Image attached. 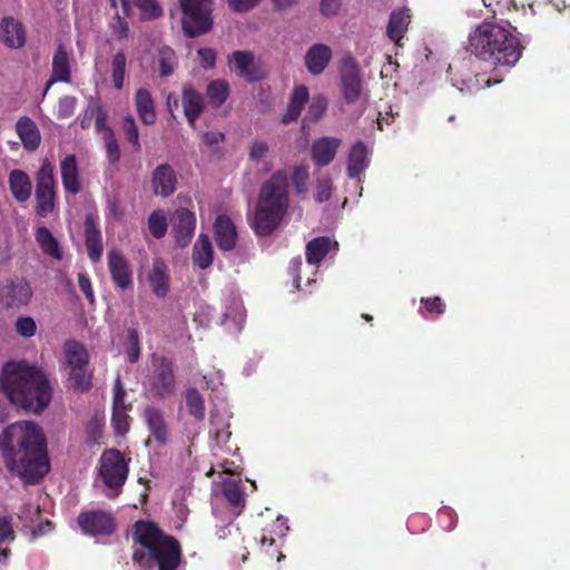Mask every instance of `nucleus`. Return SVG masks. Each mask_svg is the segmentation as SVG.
Segmentation results:
<instances>
[{
  "label": "nucleus",
  "instance_id": "f257e3e1",
  "mask_svg": "<svg viewBox=\"0 0 570 570\" xmlns=\"http://www.w3.org/2000/svg\"><path fill=\"white\" fill-rule=\"evenodd\" d=\"M0 449L7 468L28 483L49 472L43 430L33 421L8 425L0 439Z\"/></svg>",
  "mask_w": 570,
  "mask_h": 570
},
{
  "label": "nucleus",
  "instance_id": "f03ea898",
  "mask_svg": "<svg viewBox=\"0 0 570 570\" xmlns=\"http://www.w3.org/2000/svg\"><path fill=\"white\" fill-rule=\"evenodd\" d=\"M0 390L14 406L36 414L45 411L52 397L43 371L26 361H11L3 365Z\"/></svg>",
  "mask_w": 570,
  "mask_h": 570
},
{
  "label": "nucleus",
  "instance_id": "7ed1b4c3",
  "mask_svg": "<svg viewBox=\"0 0 570 570\" xmlns=\"http://www.w3.org/2000/svg\"><path fill=\"white\" fill-rule=\"evenodd\" d=\"M134 538L140 546L132 556L137 570H175L180 563L178 542L164 534L155 523L137 521Z\"/></svg>",
  "mask_w": 570,
  "mask_h": 570
},
{
  "label": "nucleus",
  "instance_id": "20e7f679",
  "mask_svg": "<svg viewBox=\"0 0 570 570\" xmlns=\"http://www.w3.org/2000/svg\"><path fill=\"white\" fill-rule=\"evenodd\" d=\"M468 50L479 59L513 66L521 57L519 40L505 27L482 22L469 35Z\"/></svg>",
  "mask_w": 570,
  "mask_h": 570
},
{
  "label": "nucleus",
  "instance_id": "39448f33",
  "mask_svg": "<svg viewBox=\"0 0 570 570\" xmlns=\"http://www.w3.org/2000/svg\"><path fill=\"white\" fill-rule=\"evenodd\" d=\"M288 209V184L284 171H276L261 188L253 227L259 235L271 234Z\"/></svg>",
  "mask_w": 570,
  "mask_h": 570
},
{
  "label": "nucleus",
  "instance_id": "423d86ee",
  "mask_svg": "<svg viewBox=\"0 0 570 570\" xmlns=\"http://www.w3.org/2000/svg\"><path fill=\"white\" fill-rule=\"evenodd\" d=\"M72 387L83 392L91 386V373L88 370L89 355L86 347L76 342H67L63 348Z\"/></svg>",
  "mask_w": 570,
  "mask_h": 570
},
{
  "label": "nucleus",
  "instance_id": "0eeeda50",
  "mask_svg": "<svg viewBox=\"0 0 570 570\" xmlns=\"http://www.w3.org/2000/svg\"><path fill=\"white\" fill-rule=\"evenodd\" d=\"M179 2L184 12L183 29L188 37L203 35L212 28L210 0H179Z\"/></svg>",
  "mask_w": 570,
  "mask_h": 570
},
{
  "label": "nucleus",
  "instance_id": "6e6552de",
  "mask_svg": "<svg viewBox=\"0 0 570 570\" xmlns=\"http://www.w3.org/2000/svg\"><path fill=\"white\" fill-rule=\"evenodd\" d=\"M128 475V462L116 449L104 451L99 459L98 476L110 490L121 488Z\"/></svg>",
  "mask_w": 570,
  "mask_h": 570
},
{
  "label": "nucleus",
  "instance_id": "1a4fd4ad",
  "mask_svg": "<svg viewBox=\"0 0 570 570\" xmlns=\"http://www.w3.org/2000/svg\"><path fill=\"white\" fill-rule=\"evenodd\" d=\"M55 168L45 159L36 175V212L41 217H47L55 208Z\"/></svg>",
  "mask_w": 570,
  "mask_h": 570
},
{
  "label": "nucleus",
  "instance_id": "9d476101",
  "mask_svg": "<svg viewBox=\"0 0 570 570\" xmlns=\"http://www.w3.org/2000/svg\"><path fill=\"white\" fill-rule=\"evenodd\" d=\"M153 366L155 373L146 382V387L151 394L160 397L170 395L175 390L171 363L165 357L154 356Z\"/></svg>",
  "mask_w": 570,
  "mask_h": 570
},
{
  "label": "nucleus",
  "instance_id": "9b49d317",
  "mask_svg": "<svg viewBox=\"0 0 570 570\" xmlns=\"http://www.w3.org/2000/svg\"><path fill=\"white\" fill-rule=\"evenodd\" d=\"M229 68L248 81H258L266 76V70L261 60L250 51L237 50L228 57Z\"/></svg>",
  "mask_w": 570,
  "mask_h": 570
},
{
  "label": "nucleus",
  "instance_id": "f8f14e48",
  "mask_svg": "<svg viewBox=\"0 0 570 570\" xmlns=\"http://www.w3.org/2000/svg\"><path fill=\"white\" fill-rule=\"evenodd\" d=\"M32 295L30 283L26 279H18L1 288L0 299L7 307L21 308L30 303Z\"/></svg>",
  "mask_w": 570,
  "mask_h": 570
},
{
  "label": "nucleus",
  "instance_id": "ddd939ff",
  "mask_svg": "<svg viewBox=\"0 0 570 570\" xmlns=\"http://www.w3.org/2000/svg\"><path fill=\"white\" fill-rule=\"evenodd\" d=\"M174 237L181 247L191 240L196 228V216L187 208H178L171 218Z\"/></svg>",
  "mask_w": 570,
  "mask_h": 570
},
{
  "label": "nucleus",
  "instance_id": "4468645a",
  "mask_svg": "<svg viewBox=\"0 0 570 570\" xmlns=\"http://www.w3.org/2000/svg\"><path fill=\"white\" fill-rule=\"evenodd\" d=\"M78 523L85 533L91 535L109 534L115 529L112 517L104 511L82 513L78 518Z\"/></svg>",
  "mask_w": 570,
  "mask_h": 570
},
{
  "label": "nucleus",
  "instance_id": "2eb2a0df",
  "mask_svg": "<svg viewBox=\"0 0 570 570\" xmlns=\"http://www.w3.org/2000/svg\"><path fill=\"white\" fill-rule=\"evenodd\" d=\"M333 58L332 48L325 43L312 45L304 57L305 66L313 76L322 75Z\"/></svg>",
  "mask_w": 570,
  "mask_h": 570
},
{
  "label": "nucleus",
  "instance_id": "dca6fc26",
  "mask_svg": "<svg viewBox=\"0 0 570 570\" xmlns=\"http://www.w3.org/2000/svg\"><path fill=\"white\" fill-rule=\"evenodd\" d=\"M343 94L347 101L355 102L361 98L362 83L356 61L348 58L344 62L343 75Z\"/></svg>",
  "mask_w": 570,
  "mask_h": 570
},
{
  "label": "nucleus",
  "instance_id": "f3484780",
  "mask_svg": "<svg viewBox=\"0 0 570 570\" xmlns=\"http://www.w3.org/2000/svg\"><path fill=\"white\" fill-rule=\"evenodd\" d=\"M108 268L115 285L120 289H127L132 286V273L126 258L117 253L108 254Z\"/></svg>",
  "mask_w": 570,
  "mask_h": 570
},
{
  "label": "nucleus",
  "instance_id": "a211bd4d",
  "mask_svg": "<svg viewBox=\"0 0 570 570\" xmlns=\"http://www.w3.org/2000/svg\"><path fill=\"white\" fill-rule=\"evenodd\" d=\"M341 139L336 137H322L316 139L311 147L312 159L317 166H327L333 161L338 148Z\"/></svg>",
  "mask_w": 570,
  "mask_h": 570
},
{
  "label": "nucleus",
  "instance_id": "6ab92c4d",
  "mask_svg": "<svg viewBox=\"0 0 570 570\" xmlns=\"http://www.w3.org/2000/svg\"><path fill=\"white\" fill-rule=\"evenodd\" d=\"M147 279L153 293L159 297H165L169 292V271L166 263L160 258L153 261L151 267L147 273Z\"/></svg>",
  "mask_w": 570,
  "mask_h": 570
},
{
  "label": "nucleus",
  "instance_id": "aec40b11",
  "mask_svg": "<svg viewBox=\"0 0 570 570\" xmlns=\"http://www.w3.org/2000/svg\"><path fill=\"white\" fill-rule=\"evenodd\" d=\"M215 240L222 250H232L236 246L237 232L232 219L219 215L214 224Z\"/></svg>",
  "mask_w": 570,
  "mask_h": 570
},
{
  "label": "nucleus",
  "instance_id": "412c9836",
  "mask_svg": "<svg viewBox=\"0 0 570 570\" xmlns=\"http://www.w3.org/2000/svg\"><path fill=\"white\" fill-rule=\"evenodd\" d=\"M124 396L125 390L120 380L117 379L115 383L112 423L116 433L119 435H124L129 430V416L127 414Z\"/></svg>",
  "mask_w": 570,
  "mask_h": 570
},
{
  "label": "nucleus",
  "instance_id": "4be33fe9",
  "mask_svg": "<svg viewBox=\"0 0 570 570\" xmlns=\"http://www.w3.org/2000/svg\"><path fill=\"white\" fill-rule=\"evenodd\" d=\"M134 101L140 121L147 126L154 125L157 120V111L150 91L146 88L137 89Z\"/></svg>",
  "mask_w": 570,
  "mask_h": 570
},
{
  "label": "nucleus",
  "instance_id": "5701e85b",
  "mask_svg": "<svg viewBox=\"0 0 570 570\" xmlns=\"http://www.w3.org/2000/svg\"><path fill=\"white\" fill-rule=\"evenodd\" d=\"M2 40L9 48L20 49L26 43V30L22 23L12 18L6 17L1 21Z\"/></svg>",
  "mask_w": 570,
  "mask_h": 570
},
{
  "label": "nucleus",
  "instance_id": "b1692460",
  "mask_svg": "<svg viewBox=\"0 0 570 570\" xmlns=\"http://www.w3.org/2000/svg\"><path fill=\"white\" fill-rule=\"evenodd\" d=\"M176 175L174 169L167 165H159L153 174V188L156 195L167 197L176 189Z\"/></svg>",
  "mask_w": 570,
  "mask_h": 570
},
{
  "label": "nucleus",
  "instance_id": "393cba45",
  "mask_svg": "<svg viewBox=\"0 0 570 570\" xmlns=\"http://www.w3.org/2000/svg\"><path fill=\"white\" fill-rule=\"evenodd\" d=\"M181 105L188 124L194 128L198 116L202 114L205 107L202 95L190 86H184Z\"/></svg>",
  "mask_w": 570,
  "mask_h": 570
},
{
  "label": "nucleus",
  "instance_id": "a878e982",
  "mask_svg": "<svg viewBox=\"0 0 570 570\" xmlns=\"http://www.w3.org/2000/svg\"><path fill=\"white\" fill-rule=\"evenodd\" d=\"M60 175L63 188L70 194H78L81 181L77 159L73 155L66 156L60 163Z\"/></svg>",
  "mask_w": 570,
  "mask_h": 570
},
{
  "label": "nucleus",
  "instance_id": "bb28decb",
  "mask_svg": "<svg viewBox=\"0 0 570 570\" xmlns=\"http://www.w3.org/2000/svg\"><path fill=\"white\" fill-rule=\"evenodd\" d=\"M35 239L41 252L56 261L63 258V250L57 237L45 226L35 230Z\"/></svg>",
  "mask_w": 570,
  "mask_h": 570
},
{
  "label": "nucleus",
  "instance_id": "cd10ccee",
  "mask_svg": "<svg viewBox=\"0 0 570 570\" xmlns=\"http://www.w3.org/2000/svg\"><path fill=\"white\" fill-rule=\"evenodd\" d=\"M309 99L308 88L304 85H297L293 88L286 111L283 115V122L295 121L301 116L306 102Z\"/></svg>",
  "mask_w": 570,
  "mask_h": 570
},
{
  "label": "nucleus",
  "instance_id": "c85d7f7f",
  "mask_svg": "<svg viewBox=\"0 0 570 570\" xmlns=\"http://www.w3.org/2000/svg\"><path fill=\"white\" fill-rule=\"evenodd\" d=\"M69 82L70 81V61L69 55L62 46H59L53 59H52V75L50 80L48 81L45 94L48 92L50 87L55 82Z\"/></svg>",
  "mask_w": 570,
  "mask_h": 570
},
{
  "label": "nucleus",
  "instance_id": "c756f323",
  "mask_svg": "<svg viewBox=\"0 0 570 570\" xmlns=\"http://www.w3.org/2000/svg\"><path fill=\"white\" fill-rule=\"evenodd\" d=\"M371 150L362 141L355 142L350 150L347 159V175L356 177L363 173L370 164Z\"/></svg>",
  "mask_w": 570,
  "mask_h": 570
},
{
  "label": "nucleus",
  "instance_id": "7c9ffc66",
  "mask_svg": "<svg viewBox=\"0 0 570 570\" xmlns=\"http://www.w3.org/2000/svg\"><path fill=\"white\" fill-rule=\"evenodd\" d=\"M411 22L409 9L394 10L386 27L387 37L396 45L403 39Z\"/></svg>",
  "mask_w": 570,
  "mask_h": 570
},
{
  "label": "nucleus",
  "instance_id": "2f4dec72",
  "mask_svg": "<svg viewBox=\"0 0 570 570\" xmlns=\"http://www.w3.org/2000/svg\"><path fill=\"white\" fill-rule=\"evenodd\" d=\"M337 243L330 237H316L306 245V259L311 265L320 264L325 256L332 250L337 249Z\"/></svg>",
  "mask_w": 570,
  "mask_h": 570
},
{
  "label": "nucleus",
  "instance_id": "473e14b6",
  "mask_svg": "<svg viewBox=\"0 0 570 570\" xmlns=\"http://www.w3.org/2000/svg\"><path fill=\"white\" fill-rule=\"evenodd\" d=\"M214 259V248L209 237L206 234H200L194 244L193 248V263L205 269L209 267Z\"/></svg>",
  "mask_w": 570,
  "mask_h": 570
},
{
  "label": "nucleus",
  "instance_id": "72a5a7b5",
  "mask_svg": "<svg viewBox=\"0 0 570 570\" xmlns=\"http://www.w3.org/2000/svg\"><path fill=\"white\" fill-rule=\"evenodd\" d=\"M17 132L24 146L29 150H35L40 144V132L37 125L28 117H22L18 120Z\"/></svg>",
  "mask_w": 570,
  "mask_h": 570
},
{
  "label": "nucleus",
  "instance_id": "f704fd0d",
  "mask_svg": "<svg viewBox=\"0 0 570 570\" xmlns=\"http://www.w3.org/2000/svg\"><path fill=\"white\" fill-rule=\"evenodd\" d=\"M85 234L88 255L94 262H97L100 259L102 254V243L100 232L92 217H87L86 219Z\"/></svg>",
  "mask_w": 570,
  "mask_h": 570
},
{
  "label": "nucleus",
  "instance_id": "c9c22d12",
  "mask_svg": "<svg viewBox=\"0 0 570 570\" xmlns=\"http://www.w3.org/2000/svg\"><path fill=\"white\" fill-rule=\"evenodd\" d=\"M144 415L151 435L157 442L161 444L166 443L168 440V431L163 414L156 409L148 407L145 410Z\"/></svg>",
  "mask_w": 570,
  "mask_h": 570
},
{
  "label": "nucleus",
  "instance_id": "e433bc0d",
  "mask_svg": "<svg viewBox=\"0 0 570 570\" xmlns=\"http://www.w3.org/2000/svg\"><path fill=\"white\" fill-rule=\"evenodd\" d=\"M10 189L18 202H26L31 195V181L22 170H12L9 176Z\"/></svg>",
  "mask_w": 570,
  "mask_h": 570
},
{
  "label": "nucleus",
  "instance_id": "4c0bfd02",
  "mask_svg": "<svg viewBox=\"0 0 570 570\" xmlns=\"http://www.w3.org/2000/svg\"><path fill=\"white\" fill-rule=\"evenodd\" d=\"M245 321V309L243 307V303L237 296H233L229 301V304L226 306V311L224 313V323L228 324V322L233 323L232 331H239Z\"/></svg>",
  "mask_w": 570,
  "mask_h": 570
},
{
  "label": "nucleus",
  "instance_id": "58836bf2",
  "mask_svg": "<svg viewBox=\"0 0 570 570\" xmlns=\"http://www.w3.org/2000/svg\"><path fill=\"white\" fill-rule=\"evenodd\" d=\"M185 406L188 413L197 421L205 417V401L195 387H189L185 392Z\"/></svg>",
  "mask_w": 570,
  "mask_h": 570
},
{
  "label": "nucleus",
  "instance_id": "ea45409f",
  "mask_svg": "<svg viewBox=\"0 0 570 570\" xmlns=\"http://www.w3.org/2000/svg\"><path fill=\"white\" fill-rule=\"evenodd\" d=\"M126 68V55L122 51L116 52L110 60V69L114 86L118 90L122 89L124 87Z\"/></svg>",
  "mask_w": 570,
  "mask_h": 570
},
{
  "label": "nucleus",
  "instance_id": "a19ab883",
  "mask_svg": "<svg viewBox=\"0 0 570 570\" xmlns=\"http://www.w3.org/2000/svg\"><path fill=\"white\" fill-rule=\"evenodd\" d=\"M132 4L141 20L158 19L164 12L158 0H134Z\"/></svg>",
  "mask_w": 570,
  "mask_h": 570
},
{
  "label": "nucleus",
  "instance_id": "79ce46f5",
  "mask_svg": "<svg viewBox=\"0 0 570 570\" xmlns=\"http://www.w3.org/2000/svg\"><path fill=\"white\" fill-rule=\"evenodd\" d=\"M248 157L249 160L256 164L264 163L266 165V170L272 168L271 163L268 161L269 157V145L264 140H254L248 147Z\"/></svg>",
  "mask_w": 570,
  "mask_h": 570
},
{
  "label": "nucleus",
  "instance_id": "37998d69",
  "mask_svg": "<svg viewBox=\"0 0 570 570\" xmlns=\"http://www.w3.org/2000/svg\"><path fill=\"white\" fill-rule=\"evenodd\" d=\"M229 95V86L225 80H214L207 87V96L215 106L223 105Z\"/></svg>",
  "mask_w": 570,
  "mask_h": 570
},
{
  "label": "nucleus",
  "instance_id": "c03bdc74",
  "mask_svg": "<svg viewBox=\"0 0 570 570\" xmlns=\"http://www.w3.org/2000/svg\"><path fill=\"white\" fill-rule=\"evenodd\" d=\"M148 228L156 238H161L168 228L167 216L164 210H155L148 218Z\"/></svg>",
  "mask_w": 570,
  "mask_h": 570
},
{
  "label": "nucleus",
  "instance_id": "a18cd8bd",
  "mask_svg": "<svg viewBox=\"0 0 570 570\" xmlns=\"http://www.w3.org/2000/svg\"><path fill=\"white\" fill-rule=\"evenodd\" d=\"M121 129L127 140L131 144L132 148L136 151H139L141 149V145L139 141L138 127L136 125L135 118L131 115H128L124 118Z\"/></svg>",
  "mask_w": 570,
  "mask_h": 570
},
{
  "label": "nucleus",
  "instance_id": "49530a36",
  "mask_svg": "<svg viewBox=\"0 0 570 570\" xmlns=\"http://www.w3.org/2000/svg\"><path fill=\"white\" fill-rule=\"evenodd\" d=\"M326 108H327V100L324 96L320 95V96L313 97V99L309 104V107H308L307 115L304 119V122L317 121L323 116Z\"/></svg>",
  "mask_w": 570,
  "mask_h": 570
},
{
  "label": "nucleus",
  "instance_id": "de8ad7c7",
  "mask_svg": "<svg viewBox=\"0 0 570 570\" xmlns=\"http://www.w3.org/2000/svg\"><path fill=\"white\" fill-rule=\"evenodd\" d=\"M159 66L163 76L173 73L176 66V56L170 48H163L159 50Z\"/></svg>",
  "mask_w": 570,
  "mask_h": 570
},
{
  "label": "nucleus",
  "instance_id": "09e8293b",
  "mask_svg": "<svg viewBox=\"0 0 570 570\" xmlns=\"http://www.w3.org/2000/svg\"><path fill=\"white\" fill-rule=\"evenodd\" d=\"M16 332L22 337H32L37 333V323L30 316H20L14 323Z\"/></svg>",
  "mask_w": 570,
  "mask_h": 570
},
{
  "label": "nucleus",
  "instance_id": "8fccbe9b",
  "mask_svg": "<svg viewBox=\"0 0 570 570\" xmlns=\"http://www.w3.org/2000/svg\"><path fill=\"white\" fill-rule=\"evenodd\" d=\"M102 138L109 163L116 164L120 158V149L114 131L107 130V135L102 136Z\"/></svg>",
  "mask_w": 570,
  "mask_h": 570
},
{
  "label": "nucleus",
  "instance_id": "3c124183",
  "mask_svg": "<svg viewBox=\"0 0 570 570\" xmlns=\"http://www.w3.org/2000/svg\"><path fill=\"white\" fill-rule=\"evenodd\" d=\"M309 170L307 165H298L293 171V183L297 193H304L307 189Z\"/></svg>",
  "mask_w": 570,
  "mask_h": 570
},
{
  "label": "nucleus",
  "instance_id": "603ef678",
  "mask_svg": "<svg viewBox=\"0 0 570 570\" xmlns=\"http://www.w3.org/2000/svg\"><path fill=\"white\" fill-rule=\"evenodd\" d=\"M333 189L332 179L327 175L317 178L315 199L320 203L327 200L331 197Z\"/></svg>",
  "mask_w": 570,
  "mask_h": 570
},
{
  "label": "nucleus",
  "instance_id": "864d4df0",
  "mask_svg": "<svg viewBox=\"0 0 570 570\" xmlns=\"http://www.w3.org/2000/svg\"><path fill=\"white\" fill-rule=\"evenodd\" d=\"M126 355L129 362L135 363L138 361L140 355L139 336L136 330L128 331V347Z\"/></svg>",
  "mask_w": 570,
  "mask_h": 570
},
{
  "label": "nucleus",
  "instance_id": "5fc2aeb1",
  "mask_svg": "<svg viewBox=\"0 0 570 570\" xmlns=\"http://www.w3.org/2000/svg\"><path fill=\"white\" fill-rule=\"evenodd\" d=\"M224 493L227 500L238 505L244 501L243 492L240 491V488L238 483L234 480H227L224 482Z\"/></svg>",
  "mask_w": 570,
  "mask_h": 570
},
{
  "label": "nucleus",
  "instance_id": "6e6d98bb",
  "mask_svg": "<svg viewBox=\"0 0 570 570\" xmlns=\"http://www.w3.org/2000/svg\"><path fill=\"white\" fill-rule=\"evenodd\" d=\"M91 112L92 115H95V125H96V130L101 135V136H105L107 135V130H112L108 125H107V112L106 110L97 105V106H94L91 108Z\"/></svg>",
  "mask_w": 570,
  "mask_h": 570
},
{
  "label": "nucleus",
  "instance_id": "4d7b16f0",
  "mask_svg": "<svg viewBox=\"0 0 570 570\" xmlns=\"http://www.w3.org/2000/svg\"><path fill=\"white\" fill-rule=\"evenodd\" d=\"M14 540V531L10 520L6 515L0 514V544Z\"/></svg>",
  "mask_w": 570,
  "mask_h": 570
},
{
  "label": "nucleus",
  "instance_id": "13d9d810",
  "mask_svg": "<svg viewBox=\"0 0 570 570\" xmlns=\"http://www.w3.org/2000/svg\"><path fill=\"white\" fill-rule=\"evenodd\" d=\"M75 108H76V98L70 97V96L62 97L59 100V105H58V116L60 118H68L73 114Z\"/></svg>",
  "mask_w": 570,
  "mask_h": 570
},
{
  "label": "nucleus",
  "instance_id": "bf43d9fd",
  "mask_svg": "<svg viewBox=\"0 0 570 570\" xmlns=\"http://www.w3.org/2000/svg\"><path fill=\"white\" fill-rule=\"evenodd\" d=\"M262 0H227L229 8L236 12H247L259 4Z\"/></svg>",
  "mask_w": 570,
  "mask_h": 570
},
{
  "label": "nucleus",
  "instance_id": "052dcab7",
  "mask_svg": "<svg viewBox=\"0 0 570 570\" xmlns=\"http://www.w3.org/2000/svg\"><path fill=\"white\" fill-rule=\"evenodd\" d=\"M200 63L205 68H213L216 61V52L212 48H202L198 50Z\"/></svg>",
  "mask_w": 570,
  "mask_h": 570
},
{
  "label": "nucleus",
  "instance_id": "680f3d73",
  "mask_svg": "<svg viewBox=\"0 0 570 570\" xmlns=\"http://www.w3.org/2000/svg\"><path fill=\"white\" fill-rule=\"evenodd\" d=\"M78 284H79L80 289L86 295L87 299L90 303H94L95 294H94V289L91 287V282H90L89 277L83 273H79L78 274Z\"/></svg>",
  "mask_w": 570,
  "mask_h": 570
},
{
  "label": "nucleus",
  "instance_id": "e2e57ef3",
  "mask_svg": "<svg viewBox=\"0 0 570 570\" xmlns=\"http://www.w3.org/2000/svg\"><path fill=\"white\" fill-rule=\"evenodd\" d=\"M340 8H341V0H322L321 1V11L325 16L337 14Z\"/></svg>",
  "mask_w": 570,
  "mask_h": 570
},
{
  "label": "nucleus",
  "instance_id": "0e129e2a",
  "mask_svg": "<svg viewBox=\"0 0 570 570\" xmlns=\"http://www.w3.org/2000/svg\"><path fill=\"white\" fill-rule=\"evenodd\" d=\"M204 380L206 381L207 387L215 391L223 384V374L220 372L212 373L205 375Z\"/></svg>",
  "mask_w": 570,
  "mask_h": 570
},
{
  "label": "nucleus",
  "instance_id": "69168bd1",
  "mask_svg": "<svg viewBox=\"0 0 570 570\" xmlns=\"http://www.w3.org/2000/svg\"><path fill=\"white\" fill-rule=\"evenodd\" d=\"M287 531H288V527L286 524V519L278 517L274 521L271 532L278 535L279 538H283Z\"/></svg>",
  "mask_w": 570,
  "mask_h": 570
},
{
  "label": "nucleus",
  "instance_id": "338daca9",
  "mask_svg": "<svg viewBox=\"0 0 570 570\" xmlns=\"http://www.w3.org/2000/svg\"><path fill=\"white\" fill-rule=\"evenodd\" d=\"M203 140L205 144L214 146L224 140V134L220 131H206L203 134Z\"/></svg>",
  "mask_w": 570,
  "mask_h": 570
},
{
  "label": "nucleus",
  "instance_id": "774afa93",
  "mask_svg": "<svg viewBox=\"0 0 570 570\" xmlns=\"http://www.w3.org/2000/svg\"><path fill=\"white\" fill-rule=\"evenodd\" d=\"M425 307L429 312H435V313H443L444 312V304L440 297H434L432 299H425L424 301Z\"/></svg>",
  "mask_w": 570,
  "mask_h": 570
}]
</instances>
